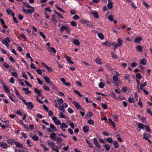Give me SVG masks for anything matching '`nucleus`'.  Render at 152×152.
<instances>
[{
  "label": "nucleus",
  "mask_w": 152,
  "mask_h": 152,
  "mask_svg": "<svg viewBox=\"0 0 152 152\" xmlns=\"http://www.w3.org/2000/svg\"><path fill=\"white\" fill-rule=\"evenodd\" d=\"M90 13L92 15H93L95 18H99V17L98 14L97 12L96 11H94V12L90 11Z\"/></svg>",
  "instance_id": "39448f33"
},
{
  "label": "nucleus",
  "mask_w": 152,
  "mask_h": 152,
  "mask_svg": "<svg viewBox=\"0 0 152 152\" xmlns=\"http://www.w3.org/2000/svg\"><path fill=\"white\" fill-rule=\"evenodd\" d=\"M140 63L141 64L145 65L146 64L147 61L145 59L143 58L140 60Z\"/></svg>",
  "instance_id": "dca6fc26"
},
{
  "label": "nucleus",
  "mask_w": 152,
  "mask_h": 152,
  "mask_svg": "<svg viewBox=\"0 0 152 152\" xmlns=\"http://www.w3.org/2000/svg\"><path fill=\"white\" fill-rule=\"evenodd\" d=\"M61 126H60V127L62 129L63 128H67L68 127L64 123H62L61 124Z\"/></svg>",
  "instance_id": "2f4dec72"
},
{
  "label": "nucleus",
  "mask_w": 152,
  "mask_h": 152,
  "mask_svg": "<svg viewBox=\"0 0 152 152\" xmlns=\"http://www.w3.org/2000/svg\"><path fill=\"white\" fill-rule=\"evenodd\" d=\"M104 146L107 151H109L110 149V146L109 144H106L104 145Z\"/></svg>",
  "instance_id": "c756f323"
},
{
  "label": "nucleus",
  "mask_w": 152,
  "mask_h": 152,
  "mask_svg": "<svg viewBox=\"0 0 152 152\" xmlns=\"http://www.w3.org/2000/svg\"><path fill=\"white\" fill-rule=\"evenodd\" d=\"M101 59L98 58H97L94 61L98 64H101L102 63L101 62Z\"/></svg>",
  "instance_id": "393cba45"
},
{
  "label": "nucleus",
  "mask_w": 152,
  "mask_h": 152,
  "mask_svg": "<svg viewBox=\"0 0 152 152\" xmlns=\"http://www.w3.org/2000/svg\"><path fill=\"white\" fill-rule=\"evenodd\" d=\"M101 105L102 107L104 109H107V106L106 104L103 103H102L101 104Z\"/></svg>",
  "instance_id": "de8ad7c7"
},
{
  "label": "nucleus",
  "mask_w": 152,
  "mask_h": 152,
  "mask_svg": "<svg viewBox=\"0 0 152 152\" xmlns=\"http://www.w3.org/2000/svg\"><path fill=\"white\" fill-rule=\"evenodd\" d=\"M23 11L26 15H28L29 13L28 10H26L23 7Z\"/></svg>",
  "instance_id": "69168bd1"
},
{
  "label": "nucleus",
  "mask_w": 152,
  "mask_h": 152,
  "mask_svg": "<svg viewBox=\"0 0 152 152\" xmlns=\"http://www.w3.org/2000/svg\"><path fill=\"white\" fill-rule=\"evenodd\" d=\"M118 116V115L117 114H115L113 116V118L114 119V120L115 121H118V119L117 118Z\"/></svg>",
  "instance_id": "49530a36"
},
{
  "label": "nucleus",
  "mask_w": 152,
  "mask_h": 152,
  "mask_svg": "<svg viewBox=\"0 0 152 152\" xmlns=\"http://www.w3.org/2000/svg\"><path fill=\"white\" fill-rule=\"evenodd\" d=\"M30 8H31V9L28 10V11L29 12V13H32L35 12L34 8V7H32Z\"/></svg>",
  "instance_id": "f704fd0d"
},
{
  "label": "nucleus",
  "mask_w": 152,
  "mask_h": 152,
  "mask_svg": "<svg viewBox=\"0 0 152 152\" xmlns=\"http://www.w3.org/2000/svg\"><path fill=\"white\" fill-rule=\"evenodd\" d=\"M45 68H46L48 70V71L49 72H51L53 71L52 69L48 65L46 66Z\"/></svg>",
  "instance_id": "8fccbe9b"
},
{
  "label": "nucleus",
  "mask_w": 152,
  "mask_h": 152,
  "mask_svg": "<svg viewBox=\"0 0 152 152\" xmlns=\"http://www.w3.org/2000/svg\"><path fill=\"white\" fill-rule=\"evenodd\" d=\"M43 88L46 91H50V89L49 88L47 87V86H46L45 85H44L43 86Z\"/></svg>",
  "instance_id": "052dcab7"
},
{
  "label": "nucleus",
  "mask_w": 152,
  "mask_h": 152,
  "mask_svg": "<svg viewBox=\"0 0 152 152\" xmlns=\"http://www.w3.org/2000/svg\"><path fill=\"white\" fill-rule=\"evenodd\" d=\"M111 54L112 56V58L114 59H117V56L116 54H114V53L111 52Z\"/></svg>",
  "instance_id": "58836bf2"
},
{
  "label": "nucleus",
  "mask_w": 152,
  "mask_h": 152,
  "mask_svg": "<svg viewBox=\"0 0 152 152\" xmlns=\"http://www.w3.org/2000/svg\"><path fill=\"white\" fill-rule=\"evenodd\" d=\"M72 42L74 44L77 45H79L80 44L79 41L77 39H73Z\"/></svg>",
  "instance_id": "aec40b11"
},
{
  "label": "nucleus",
  "mask_w": 152,
  "mask_h": 152,
  "mask_svg": "<svg viewBox=\"0 0 152 152\" xmlns=\"http://www.w3.org/2000/svg\"><path fill=\"white\" fill-rule=\"evenodd\" d=\"M3 87L4 89V91L6 93H8L10 92V91L7 88V87L6 86L4 83V84L3 85Z\"/></svg>",
  "instance_id": "a211bd4d"
},
{
  "label": "nucleus",
  "mask_w": 152,
  "mask_h": 152,
  "mask_svg": "<svg viewBox=\"0 0 152 152\" xmlns=\"http://www.w3.org/2000/svg\"><path fill=\"white\" fill-rule=\"evenodd\" d=\"M14 144L15 145L16 147L20 148V149L17 150L15 149V152H27L26 148L23 147V145L18 142H14Z\"/></svg>",
  "instance_id": "f257e3e1"
},
{
  "label": "nucleus",
  "mask_w": 152,
  "mask_h": 152,
  "mask_svg": "<svg viewBox=\"0 0 152 152\" xmlns=\"http://www.w3.org/2000/svg\"><path fill=\"white\" fill-rule=\"evenodd\" d=\"M58 109L59 110L64 112L65 111V110L64 109V108L63 107L62 105H60L58 107Z\"/></svg>",
  "instance_id": "ea45409f"
},
{
  "label": "nucleus",
  "mask_w": 152,
  "mask_h": 152,
  "mask_svg": "<svg viewBox=\"0 0 152 152\" xmlns=\"http://www.w3.org/2000/svg\"><path fill=\"white\" fill-rule=\"evenodd\" d=\"M34 91L35 93L37 94L39 96L41 95L42 91V90H39L37 88H35L34 89Z\"/></svg>",
  "instance_id": "ddd939ff"
},
{
  "label": "nucleus",
  "mask_w": 152,
  "mask_h": 152,
  "mask_svg": "<svg viewBox=\"0 0 152 152\" xmlns=\"http://www.w3.org/2000/svg\"><path fill=\"white\" fill-rule=\"evenodd\" d=\"M50 127L51 128L53 129L54 131L56 132L57 131V129H56L55 126H54V124H50Z\"/></svg>",
  "instance_id": "e433bc0d"
},
{
  "label": "nucleus",
  "mask_w": 152,
  "mask_h": 152,
  "mask_svg": "<svg viewBox=\"0 0 152 152\" xmlns=\"http://www.w3.org/2000/svg\"><path fill=\"white\" fill-rule=\"evenodd\" d=\"M67 27V26L63 25L60 28V31L61 32H63L65 30H66Z\"/></svg>",
  "instance_id": "5701e85b"
},
{
  "label": "nucleus",
  "mask_w": 152,
  "mask_h": 152,
  "mask_svg": "<svg viewBox=\"0 0 152 152\" xmlns=\"http://www.w3.org/2000/svg\"><path fill=\"white\" fill-rule=\"evenodd\" d=\"M24 5L26 7L28 8H30L32 7L28 3L24 2Z\"/></svg>",
  "instance_id": "bf43d9fd"
},
{
  "label": "nucleus",
  "mask_w": 152,
  "mask_h": 152,
  "mask_svg": "<svg viewBox=\"0 0 152 152\" xmlns=\"http://www.w3.org/2000/svg\"><path fill=\"white\" fill-rule=\"evenodd\" d=\"M147 85V83L146 82H145L143 84L141 83L140 86V89L141 90H142L143 89V88L146 86Z\"/></svg>",
  "instance_id": "c9c22d12"
},
{
  "label": "nucleus",
  "mask_w": 152,
  "mask_h": 152,
  "mask_svg": "<svg viewBox=\"0 0 152 152\" xmlns=\"http://www.w3.org/2000/svg\"><path fill=\"white\" fill-rule=\"evenodd\" d=\"M137 50L139 52H141L142 51V48L141 46L139 45L136 47Z\"/></svg>",
  "instance_id": "a878e982"
},
{
  "label": "nucleus",
  "mask_w": 152,
  "mask_h": 152,
  "mask_svg": "<svg viewBox=\"0 0 152 152\" xmlns=\"http://www.w3.org/2000/svg\"><path fill=\"white\" fill-rule=\"evenodd\" d=\"M143 4L146 7L147 9H148L150 7V6L145 1H142Z\"/></svg>",
  "instance_id": "b1692460"
},
{
  "label": "nucleus",
  "mask_w": 152,
  "mask_h": 152,
  "mask_svg": "<svg viewBox=\"0 0 152 152\" xmlns=\"http://www.w3.org/2000/svg\"><path fill=\"white\" fill-rule=\"evenodd\" d=\"M57 102H58V104L61 105L63 103L64 101L61 98L58 99L57 100Z\"/></svg>",
  "instance_id": "473e14b6"
},
{
  "label": "nucleus",
  "mask_w": 152,
  "mask_h": 152,
  "mask_svg": "<svg viewBox=\"0 0 152 152\" xmlns=\"http://www.w3.org/2000/svg\"><path fill=\"white\" fill-rule=\"evenodd\" d=\"M98 36L99 38L101 39L102 40L104 39V37L103 34L102 33H99L98 34Z\"/></svg>",
  "instance_id": "72a5a7b5"
},
{
  "label": "nucleus",
  "mask_w": 152,
  "mask_h": 152,
  "mask_svg": "<svg viewBox=\"0 0 152 152\" xmlns=\"http://www.w3.org/2000/svg\"><path fill=\"white\" fill-rule=\"evenodd\" d=\"M102 44L105 46H108L110 47L111 46V43H110L108 42V41L104 42L102 43Z\"/></svg>",
  "instance_id": "c85d7f7f"
},
{
  "label": "nucleus",
  "mask_w": 152,
  "mask_h": 152,
  "mask_svg": "<svg viewBox=\"0 0 152 152\" xmlns=\"http://www.w3.org/2000/svg\"><path fill=\"white\" fill-rule=\"evenodd\" d=\"M66 59L67 61L68 62L72 64H74V62L72 61H71V58L70 57L68 56L67 55H66Z\"/></svg>",
  "instance_id": "4468645a"
},
{
  "label": "nucleus",
  "mask_w": 152,
  "mask_h": 152,
  "mask_svg": "<svg viewBox=\"0 0 152 152\" xmlns=\"http://www.w3.org/2000/svg\"><path fill=\"white\" fill-rule=\"evenodd\" d=\"M56 134L55 133H52L50 135V137L51 139H53L56 137Z\"/></svg>",
  "instance_id": "6e6d98bb"
},
{
  "label": "nucleus",
  "mask_w": 152,
  "mask_h": 152,
  "mask_svg": "<svg viewBox=\"0 0 152 152\" xmlns=\"http://www.w3.org/2000/svg\"><path fill=\"white\" fill-rule=\"evenodd\" d=\"M113 143L114 144V147L115 148H117L119 146V144L118 142L116 141H114L113 142Z\"/></svg>",
  "instance_id": "7c9ffc66"
},
{
  "label": "nucleus",
  "mask_w": 152,
  "mask_h": 152,
  "mask_svg": "<svg viewBox=\"0 0 152 152\" xmlns=\"http://www.w3.org/2000/svg\"><path fill=\"white\" fill-rule=\"evenodd\" d=\"M18 18L20 20H22L23 18V15H21L19 14H18Z\"/></svg>",
  "instance_id": "680f3d73"
},
{
  "label": "nucleus",
  "mask_w": 152,
  "mask_h": 152,
  "mask_svg": "<svg viewBox=\"0 0 152 152\" xmlns=\"http://www.w3.org/2000/svg\"><path fill=\"white\" fill-rule=\"evenodd\" d=\"M56 8L58 10L60 11L63 13H65L66 12L63 10L61 8H60L58 5L57 4H56Z\"/></svg>",
  "instance_id": "bb28decb"
},
{
  "label": "nucleus",
  "mask_w": 152,
  "mask_h": 152,
  "mask_svg": "<svg viewBox=\"0 0 152 152\" xmlns=\"http://www.w3.org/2000/svg\"><path fill=\"white\" fill-rule=\"evenodd\" d=\"M73 104L78 110H80L82 109L81 107V105L75 101H74L73 102Z\"/></svg>",
  "instance_id": "0eeeda50"
},
{
  "label": "nucleus",
  "mask_w": 152,
  "mask_h": 152,
  "mask_svg": "<svg viewBox=\"0 0 152 152\" xmlns=\"http://www.w3.org/2000/svg\"><path fill=\"white\" fill-rule=\"evenodd\" d=\"M7 144L4 142H1L0 143V146L3 148H6L7 147Z\"/></svg>",
  "instance_id": "6e6552de"
},
{
  "label": "nucleus",
  "mask_w": 152,
  "mask_h": 152,
  "mask_svg": "<svg viewBox=\"0 0 152 152\" xmlns=\"http://www.w3.org/2000/svg\"><path fill=\"white\" fill-rule=\"evenodd\" d=\"M88 122L89 124L91 125H93L94 124V122L91 119L88 120Z\"/></svg>",
  "instance_id": "774afa93"
},
{
  "label": "nucleus",
  "mask_w": 152,
  "mask_h": 152,
  "mask_svg": "<svg viewBox=\"0 0 152 152\" xmlns=\"http://www.w3.org/2000/svg\"><path fill=\"white\" fill-rule=\"evenodd\" d=\"M48 144L51 147V148L54 151H56V149L58 148L57 146L55 145V143L53 142H49Z\"/></svg>",
  "instance_id": "f03ea898"
},
{
  "label": "nucleus",
  "mask_w": 152,
  "mask_h": 152,
  "mask_svg": "<svg viewBox=\"0 0 152 152\" xmlns=\"http://www.w3.org/2000/svg\"><path fill=\"white\" fill-rule=\"evenodd\" d=\"M125 79L127 80L128 81V83H129L130 82V75L129 74H126L124 76Z\"/></svg>",
  "instance_id": "cd10ccee"
},
{
  "label": "nucleus",
  "mask_w": 152,
  "mask_h": 152,
  "mask_svg": "<svg viewBox=\"0 0 152 152\" xmlns=\"http://www.w3.org/2000/svg\"><path fill=\"white\" fill-rule=\"evenodd\" d=\"M22 90L25 91V93L27 95L31 93V91L29 90L28 88H23Z\"/></svg>",
  "instance_id": "9d476101"
},
{
  "label": "nucleus",
  "mask_w": 152,
  "mask_h": 152,
  "mask_svg": "<svg viewBox=\"0 0 152 152\" xmlns=\"http://www.w3.org/2000/svg\"><path fill=\"white\" fill-rule=\"evenodd\" d=\"M43 77L44 79L46 82H47V83H48L50 81L49 78L48 77L44 76H43Z\"/></svg>",
  "instance_id": "4c0bfd02"
},
{
  "label": "nucleus",
  "mask_w": 152,
  "mask_h": 152,
  "mask_svg": "<svg viewBox=\"0 0 152 152\" xmlns=\"http://www.w3.org/2000/svg\"><path fill=\"white\" fill-rule=\"evenodd\" d=\"M107 6L108 8L110 9H111L113 7V4L112 2H111L108 3L107 4Z\"/></svg>",
  "instance_id": "a18cd8bd"
},
{
  "label": "nucleus",
  "mask_w": 152,
  "mask_h": 152,
  "mask_svg": "<svg viewBox=\"0 0 152 152\" xmlns=\"http://www.w3.org/2000/svg\"><path fill=\"white\" fill-rule=\"evenodd\" d=\"M71 30V28L69 27V26H67V27L66 30V33L68 34H69L70 33V31Z\"/></svg>",
  "instance_id": "09e8293b"
},
{
  "label": "nucleus",
  "mask_w": 152,
  "mask_h": 152,
  "mask_svg": "<svg viewBox=\"0 0 152 152\" xmlns=\"http://www.w3.org/2000/svg\"><path fill=\"white\" fill-rule=\"evenodd\" d=\"M99 86L100 88H104V85L103 83L101 82L99 83Z\"/></svg>",
  "instance_id": "e2e57ef3"
},
{
  "label": "nucleus",
  "mask_w": 152,
  "mask_h": 152,
  "mask_svg": "<svg viewBox=\"0 0 152 152\" xmlns=\"http://www.w3.org/2000/svg\"><path fill=\"white\" fill-rule=\"evenodd\" d=\"M15 140L13 139H9L7 141V143L10 144H12L13 143L14 144V142H15Z\"/></svg>",
  "instance_id": "4be33fe9"
},
{
  "label": "nucleus",
  "mask_w": 152,
  "mask_h": 152,
  "mask_svg": "<svg viewBox=\"0 0 152 152\" xmlns=\"http://www.w3.org/2000/svg\"><path fill=\"white\" fill-rule=\"evenodd\" d=\"M106 68L107 69L110 71H112L113 70V69L110 67V64H107L105 66Z\"/></svg>",
  "instance_id": "412c9836"
},
{
  "label": "nucleus",
  "mask_w": 152,
  "mask_h": 152,
  "mask_svg": "<svg viewBox=\"0 0 152 152\" xmlns=\"http://www.w3.org/2000/svg\"><path fill=\"white\" fill-rule=\"evenodd\" d=\"M94 142L95 145L98 148H100L99 144L96 138H94Z\"/></svg>",
  "instance_id": "9b49d317"
},
{
  "label": "nucleus",
  "mask_w": 152,
  "mask_h": 152,
  "mask_svg": "<svg viewBox=\"0 0 152 152\" xmlns=\"http://www.w3.org/2000/svg\"><path fill=\"white\" fill-rule=\"evenodd\" d=\"M6 12L7 14L9 15H10L12 12V10L9 9L6 10Z\"/></svg>",
  "instance_id": "0e129e2a"
},
{
  "label": "nucleus",
  "mask_w": 152,
  "mask_h": 152,
  "mask_svg": "<svg viewBox=\"0 0 152 152\" xmlns=\"http://www.w3.org/2000/svg\"><path fill=\"white\" fill-rule=\"evenodd\" d=\"M53 140L57 141L58 142L61 143L62 142V140L61 138L60 137H56L53 139Z\"/></svg>",
  "instance_id": "f3484780"
},
{
  "label": "nucleus",
  "mask_w": 152,
  "mask_h": 152,
  "mask_svg": "<svg viewBox=\"0 0 152 152\" xmlns=\"http://www.w3.org/2000/svg\"><path fill=\"white\" fill-rule=\"evenodd\" d=\"M26 106L27 108L29 109H32L34 107L33 104L30 102H28Z\"/></svg>",
  "instance_id": "20e7f679"
},
{
  "label": "nucleus",
  "mask_w": 152,
  "mask_h": 152,
  "mask_svg": "<svg viewBox=\"0 0 152 152\" xmlns=\"http://www.w3.org/2000/svg\"><path fill=\"white\" fill-rule=\"evenodd\" d=\"M22 76L24 78H26V79H28V78L27 76V75L25 74L24 72H22Z\"/></svg>",
  "instance_id": "338daca9"
},
{
  "label": "nucleus",
  "mask_w": 152,
  "mask_h": 152,
  "mask_svg": "<svg viewBox=\"0 0 152 152\" xmlns=\"http://www.w3.org/2000/svg\"><path fill=\"white\" fill-rule=\"evenodd\" d=\"M32 139L35 141H38L39 140V137L36 135H34L33 136Z\"/></svg>",
  "instance_id": "5fc2aeb1"
},
{
  "label": "nucleus",
  "mask_w": 152,
  "mask_h": 152,
  "mask_svg": "<svg viewBox=\"0 0 152 152\" xmlns=\"http://www.w3.org/2000/svg\"><path fill=\"white\" fill-rule=\"evenodd\" d=\"M117 41L118 43V46H121L123 43V40L121 39L120 38H119L117 39Z\"/></svg>",
  "instance_id": "6ab92c4d"
},
{
  "label": "nucleus",
  "mask_w": 152,
  "mask_h": 152,
  "mask_svg": "<svg viewBox=\"0 0 152 152\" xmlns=\"http://www.w3.org/2000/svg\"><path fill=\"white\" fill-rule=\"evenodd\" d=\"M142 39V37H140L135 38L134 40V42L135 43H139Z\"/></svg>",
  "instance_id": "1a4fd4ad"
},
{
  "label": "nucleus",
  "mask_w": 152,
  "mask_h": 152,
  "mask_svg": "<svg viewBox=\"0 0 152 152\" xmlns=\"http://www.w3.org/2000/svg\"><path fill=\"white\" fill-rule=\"evenodd\" d=\"M20 36L21 37H22L24 39L26 40L27 38L26 37V35L23 33H21L20 34Z\"/></svg>",
  "instance_id": "603ef678"
},
{
  "label": "nucleus",
  "mask_w": 152,
  "mask_h": 152,
  "mask_svg": "<svg viewBox=\"0 0 152 152\" xmlns=\"http://www.w3.org/2000/svg\"><path fill=\"white\" fill-rule=\"evenodd\" d=\"M74 92L77 95H78L79 96H80V97H82L83 96V95L80 94V92L77 91V90H75L74 91Z\"/></svg>",
  "instance_id": "37998d69"
},
{
  "label": "nucleus",
  "mask_w": 152,
  "mask_h": 152,
  "mask_svg": "<svg viewBox=\"0 0 152 152\" xmlns=\"http://www.w3.org/2000/svg\"><path fill=\"white\" fill-rule=\"evenodd\" d=\"M52 119L54 121V123L57 125H58L61 124V122L59 120L57 119V118L56 117L53 116L52 118Z\"/></svg>",
  "instance_id": "7ed1b4c3"
},
{
  "label": "nucleus",
  "mask_w": 152,
  "mask_h": 152,
  "mask_svg": "<svg viewBox=\"0 0 152 152\" xmlns=\"http://www.w3.org/2000/svg\"><path fill=\"white\" fill-rule=\"evenodd\" d=\"M11 42L10 39L9 37H7L6 39H3L2 41V43L5 45L7 43Z\"/></svg>",
  "instance_id": "423d86ee"
},
{
  "label": "nucleus",
  "mask_w": 152,
  "mask_h": 152,
  "mask_svg": "<svg viewBox=\"0 0 152 152\" xmlns=\"http://www.w3.org/2000/svg\"><path fill=\"white\" fill-rule=\"evenodd\" d=\"M39 34L43 39H45L46 38L45 35L41 31H39Z\"/></svg>",
  "instance_id": "3c124183"
},
{
  "label": "nucleus",
  "mask_w": 152,
  "mask_h": 152,
  "mask_svg": "<svg viewBox=\"0 0 152 152\" xmlns=\"http://www.w3.org/2000/svg\"><path fill=\"white\" fill-rule=\"evenodd\" d=\"M107 141L110 143H111L113 142L112 138L111 137H108L107 138Z\"/></svg>",
  "instance_id": "864d4df0"
},
{
  "label": "nucleus",
  "mask_w": 152,
  "mask_h": 152,
  "mask_svg": "<svg viewBox=\"0 0 152 152\" xmlns=\"http://www.w3.org/2000/svg\"><path fill=\"white\" fill-rule=\"evenodd\" d=\"M145 130L147 132H150V129L148 126L146 125L145 126Z\"/></svg>",
  "instance_id": "13d9d810"
},
{
  "label": "nucleus",
  "mask_w": 152,
  "mask_h": 152,
  "mask_svg": "<svg viewBox=\"0 0 152 152\" xmlns=\"http://www.w3.org/2000/svg\"><path fill=\"white\" fill-rule=\"evenodd\" d=\"M138 127L140 129H142L144 128L145 126L142 124L141 123H139L138 125Z\"/></svg>",
  "instance_id": "c03bdc74"
},
{
  "label": "nucleus",
  "mask_w": 152,
  "mask_h": 152,
  "mask_svg": "<svg viewBox=\"0 0 152 152\" xmlns=\"http://www.w3.org/2000/svg\"><path fill=\"white\" fill-rule=\"evenodd\" d=\"M48 51L50 52H53L54 53L56 52V50L55 48L53 47H48Z\"/></svg>",
  "instance_id": "f8f14e48"
},
{
  "label": "nucleus",
  "mask_w": 152,
  "mask_h": 152,
  "mask_svg": "<svg viewBox=\"0 0 152 152\" xmlns=\"http://www.w3.org/2000/svg\"><path fill=\"white\" fill-rule=\"evenodd\" d=\"M137 78L139 79H140L142 78V76L141 74L140 73H137L136 74V75Z\"/></svg>",
  "instance_id": "4d7b16f0"
},
{
  "label": "nucleus",
  "mask_w": 152,
  "mask_h": 152,
  "mask_svg": "<svg viewBox=\"0 0 152 152\" xmlns=\"http://www.w3.org/2000/svg\"><path fill=\"white\" fill-rule=\"evenodd\" d=\"M83 131L85 133L88 132L89 130V127L88 126L86 125L84 126L83 128Z\"/></svg>",
  "instance_id": "2eb2a0df"
},
{
  "label": "nucleus",
  "mask_w": 152,
  "mask_h": 152,
  "mask_svg": "<svg viewBox=\"0 0 152 152\" xmlns=\"http://www.w3.org/2000/svg\"><path fill=\"white\" fill-rule=\"evenodd\" d=\"M36 71L37 73L39 75H40L42 76L43 77V75H42V71L40 69H37L36 70Z\"/></svg>",
  "instance_id": "79ce46f5"
},
{
  "label": "nucleus",
  "mask_w": 152,
  "mask_h": 152,
  "mask_svg": "<svg viewBox=\"0 0 152 152\" xmlns=\"http://www.w3.org/2000/svg\"><path fill=\"white\" fill-rule=\"evenodd\" d=\"M59 115L60 118H66V117L62 113H59Z\"/></svg>",
  "instance_id": "a19ab883"
}]
</instances>
